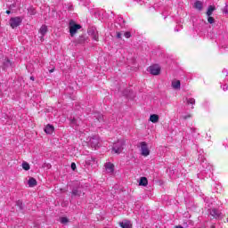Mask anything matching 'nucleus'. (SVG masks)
Segmentation results:
<instances>
[{
  "mask_svg": "<svg viewBox=\"0 0 228 228\" xmlns=\"http://www.w3.org/2000/svg\"><path fill=\"white\" fill-rule=\"evenodd\" d=\"M28 186L30 188H33V187L37 186V180L33 177L29 178L28 179Z\"/></svg>",
  "mask_w": 228,
  "mask_h": 228,
  "instance_id": "dca6fc26",
  "label": "nucleus"
},
{
  "mask_svg": "<svg viewBox=\"0 0 228 228\" xmlns=\"http://www.w3.org/2000/svg\"><path fill=\"white\" fill-rule=\"evenodd\" d=\"M81 29V25L76 24L75 20H70L69 21V35L70 37H74L76 33H77V30Z\"/></svg>",
  "mask_w": 228,
  "mask_h": 228,
  "instance_id": "f03ea898",
  "label": "nucleus"
},
{
  "mask_svg": "<svg viewBox=\"0 0 228 228\" xmlns=\"http://www.w3.org/2000/svg\"><path fill=\"white\" fill-rule=\"evenodd\" d=\"M208 20L209 24H214L215 23V18L214 17L208 16Z\"/></svg>",
  "mask_w": 228,
  "mask_h": 228,
  "instance_id": "b1692460",
  "label": "nucleus"
},
{
  "mask_svg": "<svg viewBox=\"0 0 228 228\" xmlns=\"http://www.w3.org/2000/svg\"><path fill=\"white\" fill-rule=\"evenodd\" d=\"M31 81H35V77H30Z\"/></svg>",
  "mask_w": 228,
  "mask_h": 228,
  "instance_id": "473e14b6",
  "label": "nucleus"
},
{
  "mask_svg": "<svg viewBox=\"0 0 228 228\" xmlns=\"http://www.w3.org/2000/svg\"><path fill=\"white\" fill-rule=\"evenodd\" d=\"M7 15H10L11 12L10 11H6Z\"/></svg>",
  "mask_w": 228,
  "mask_h": 228,
  "instance_id": "72a5a7b5",
  "label": "nucleus"
},
{
  "mask_svg": "<svg viewBox=\"0 0 228 228\" xmlns=\"http://www.w3.org/2000/svg\"><path fill=\"white\" fill-rule=\"evenodd\" d=\"M72 197H81V195H85V192L81 191V188L74 189L71 192Z\"/></svg>",
  "mask_w": 228,
  "mask_h": 228,
  "instance_id": "0eeeda50",
  "label": "nucleus"
},
{
  "mask_svg": "<svg viewBox=\"0 0 228 228\" xmlns=\"http://www.w3.org/2000/svg\"><path fill=\"white\" fill-rule=\"evenodd\" d=\"M53 72H54V69H50V73H53Z\"/></svg>",
  "mask_w": 228,
  "mask_h": 228,
  "instance_id": "f704fd0d",
  "label": "nucleus"
},
{
  "mask_svg": "<svg viewBox=\"0 0 228 228\" xmlns=\"http://www.w3.org/2000/svg\"><path fill=\"white\" fill-rule=\"evenodd\" d=\"M149 72L152 74V76H159L161 73V67L159 65L155 64L149 67Z\"/></svg>",
  "mask_w": 228,
  "mask_h": 228,
  "instance_id": "20e7f679",
  "label": "nucleus"
},
{
  "mask_svg": "<svg viewBox=\"0 0 228 228\" xmlns=\"http://www.w3.org/2000/svg\"><path fill=\"white\" fill-rule=\"evenodd\" d=\"M124 147H126V141H124V139H120L114 143L112 151L115 154H120L124 151Z\"/></svg>",
  "mask_w": 228,
  "mask_h": 228,
  "instance_id": "f257e3e1",
  "label": "nucleus"
},
{
  "mask_svg": "<svg viewBox=\"0 0 228 228\" xmlns=\"http://www.w3.org/2000/svg\"><path fill=\"white\" fill-rule=\"evenodd\" d=\"M8 67H12V61H10L9 59H4V69H8Z\"/></svg>",
  "mask_w": 228,
  "mask_h": 228,
  "instance_id": "aec40b11",
  "label": "nucleus"
},
{
  "mask_svg": "<svg viewBox=\"0 0 228 228\" xmlns=\"http://www.w3.org/2000/svg\"><path fill=\"white\" fill-rule=\"evenodd\" d=\"M71 168L73 169V170H76V163H71Z\"/></svg>",
  "mask_w": 228,
  "mask_h": 228,
  "instance_id": "2f4dec72",
  "label": "nucleus"
},
{
  "mask_svg": "<svg viewBox=\"0 0 228 228\" xmlns=\"http://www.w3.org/2000/svg\"><path fill=\"white\" fill-rule=\"evenodd\" d=\"M83 40H85V37H83V36H82V37H80L78 38L77 44H83Z\"/></svg>",
  "mask_w": 228,
  "mask_h": 228,
  "instance_id": "a878e982",
  "label": "nucleus"
},
{
  "mask_svg": "<svg viewBox=\"0 0 228 228\" xmlns=\"http://www.w3.org/2000/svg\"><path fill=\"white\" fill-rule=\"evenodd\" d=\"M150 122H152V124H158V122H159V116L157 114H151L150 116Z\"/></svg>",
  "mask_w": 228,
  "mask_h": 228,
  "instance_id": "9d476101",
  "label": "nucleus"
},
{
  "mask_svg": "<svg viewBox=\"0 0 228 228\" xmlns=\"http://www.w3.org/2000/svg\"><path fill=\"white\" fill-rule=\"evenodd\" d=\"M141 154L144 156V158H147V156L151 154V150H149V146H147V142H141Z\"/></svg>",
  "mask_w": 228,
  "mask_h": 228,
  "instance_id": "39448f33",
  "label": "nucleus"
},
{
  "mask_svg": "<svg viewBox=\"0 0 228 228\" xmlns=\"http://www.w3.org/2000/svg\"><path fill=\"white\" fill-rule=\"evenodd\" d=\"M105 168L108 174H113V172H115V165L111 162L105 163Z\"/></svg>",
  "mask_w": 228,
  "mask_h": 228,
  "instance_id": "423d86ee",
  "label": "nucleus"
},
{
  "mask_svg": "<svg viewBox=\"0 0 228 228\" xmlns=\"http://www.w3.org/2000/svg\"><path fill=\"white\" fill-rule=\"evenodd\" d=\"M120 227L122 228H133V224H131V221H123L119 223Z\"/></svg>",
  "mask_w": 228,
  "mask_h": 228,
  "instance_id": "9b49d317",
  "label": "nucleus"
},
{
  "mask_svg": "<svg viewBox=\"0 0 228 228\" xmlns=\"http://www.w3.org/2000/svg\"><path fill=\"white\" fill-rule=\"evenodd\" d=\"M216 10L215 6L210 5L208 9L207 15L208 17H211L213 15V12Z\"/></svg>",
  "mask_w": 228,
  "mask_h": 228,
  "instance_id": "a211bd4d",
  "label": "nucleus"
},
{
  "mask_svg": "<svg viewBox=\"0 0 228 228\" xmlns=\"http://www.w3.org/2000/svg\"><path fill=\"white\" fill-rule=\"evenodd\" d=\"M125 37H126V38H131V33L126 32Z\"/></svg>",
  "mask_w": 228,
  "mask_h": 228,
  "instance_id": "cd10ccee",
  "label": "nucleus"
},
{
  "mask_svg": "<svg viewBox=\"0 0 228 228\" xmlns=\"http://www.w3.org/2000/svg\"><path fill=\"white\" fill-rule=\"evenodd\" d=\"M211 228H215V226H212Z\"/></svg>",
  "mask_w": 228,
  "mask_h": 228,
  "instance_id": "4c0bfd02",
  "label": "nucleus"
},
{
  "mask_svg": "<svg viewBox=\"0 0 228 228\" xmlns=\"http://www.w3.org/2000/svg\"><path fill=\"white\" fill-rule=\"evenodd\" d=\"M21 23H22V18L20 17H13V18H11L9 20V24L11 28H12V29H15V28L20 26Z\"/></svg>",
  "mask_w": 228,
  "mask_h": 228,
  "instance_id": "7ed1b4c3",
  "label": "nucleus"
},
{
  "mask_svg": "<svg viewBox=\"0 0 228 228\" xmlns=\"http://www.w3.org/2000/svg\"><path fill=\"white\" fill-rule=\"evenodd\" d=\"M98 120L99 122H102L104 120V118L102 116H99Z\"/></svg>",
  "mask_w": 228,
  "mask_h": 228,
  "instance_id": "c756f323",
  "label": "nucleus"
},
{
  "mask_svg": "<svg viewBox=\"0 0 228 228\" xmlns=\"http://www.w3.org/2000/svg\"><path fill=\"white\" fill-rule=\"evenodd\" d=\"M60 222H61V224H69V218H67V217H61L60 218Z\"/></svg>",
  "mask_w": 228,
  "mask_h": 228,
  "instance_id": "5701e85b",
  "label": "nucleus"
},
{
  "mask_svg": "<svg viewBox=\"0 0 228 228\" xmlns=\"http://www.w3.org/2000/svg\"><path fill=\"white\" fill-rule=\"evenodd\" d=\"M171 86L174 90H181V81L179 80H173Z\"/></svg>",
  "mask_w": 228,
  "mask_h": 228,
  "instance_id": "1a4fd4ad",
  "label": "nucleus"
},
{
  "mask_svg": "<svg viewBox=\"0 0 228 228\" xmlns=\"http://www.w3.org/2000/svg\"><path fill=\"white\" fill-rule=\"evenodd\" d=\"M183 120H187V118H191V115H185V116H183Z\"/></svg>",
  "mask_w": 228,
  "mask_h": 228,
  "instance_id": "bb28decb",
  "label": "nucleus"
},
{
  "mask_svg": "<svg viewBox=\"0 0 228 228\" xmlns=\"http://www.w3.org/2000/svg\"><path fill=\"white\" fill-rule=\"evenodd\" d=\"M89 143L93 147H98L99 146V138L97 137H91L89 140Z\"/></svg>",
  "mask_w": 228,
  "mask_h": 228,
  "instance_id": "6e6552de",
  "label": "nucleus"
},
{
  "mask_svg": "<svg viewBox=\"0 0 228 228\" xmlns=\"http://www.w3.org/2000/svg\"><path fill=\"white\" fill-rule=\"evenodd\" d=\"M31 15H35V12H31Z\"/></svg>",
  "mask_w": 228,
  "mask_h": 228,
  "instance_id": "e433bc0d",
  "label": "nucleus"
},
{
  "mask_svg": "<svg viewBox=\"0 0 228 228\" xmlns=\"http://www.w3.org/2000/svg\"><path fill=\"white\" fill-rule=\"evenodd\" d=\"M71 124H73L74 126H79V121H77V119H73L71 121Z\"/></svg>",
  "mask_w": 228,
  "mask_h": 228,
  "instance_id": "393cba45",
  "label": "nucleus"
},
{
  "mask_svg": "<svg viewBox=\"0 0 228 228\" xmlns=\"http://www.w3.org/2000/svg\"><path fill=\"white\" fill-rule=\"evenodd\" d=\"M210 215L211 216H213V218H220V211L216 210V208H213L212 210H210Z\"/></svg>",
  "mask_w": 228,
  "mask_h": 228,
  "instance_id": "f8f14e48",
  "label": "nucleus"
},
{
  "mask_svg": "<svg viewBox=\"0 0 228 228\" xmlns=\"http://www.w3.org/2000/svg\"><path fill=\"white\" fill-rule=\"evenodd\" d=\"M39 33L44 37L47 33V26L43 25L39 29Z\"/></svg>",
  "mask_w": 228,
  "mask_h": 228,
  "instance_id": "6ab92c4d",
  "label": "nucleus"
},
{
  "mask_svg": "<svg viewBox=\"0 0 228 228\" xmlns=\"http://www.w3.org/2000/svg\"><path fill=\"white\" fill-rule=\"evenodd\" d=\"M175 228H183V226H176Z\"/></svg>",
  "mask_w": 228,
  "mask_h": 228,
  "instance_id": "c9c22d12",
  "label": "nucleus"
},
{
  "mask_svg": "<svg viewBox=\"0 0 228 228\" xmlns=\"http://www.w3.org/2000/svg\"><path fill=\"white\" fill-rule=\"evenodd\" d=\"M22 168L23 170H29L30 167H29V164L28 162H23L22 163Z\"/></svg>",
  "mask_w": 228,
  "mask_h": 228,
  "instance_id": "412c9836",
  "label": "nucleus"
},
{
  "mask_svg": "<svg viewBox=\"0 0 228 228\" xmlns=\"http://www.w3.org/2000/svg\"><path fill=\"white\" fill-rule=\"evenodd\" d=\"M45 132L46 134H53V133H54V126L52 125H47L45 128Z\"/></svg>",
  "mask_w": 228,
  "mask_h": 228,
  "instance_id": "ddd939ff",
  "label": "nucleus"
},
{
  "mask_svg": "<svg viewBox=\"0 0 228 228\" xmlns=\"http://www.w3.org/2000/svg\"><path fill=\"white\" fill-rule=\"evenodd\" d=\"M117 38H122V34L120 32L117 33Z\"/></svg>",
  "mask_w": 228,
  "mask_h": 228,
  "instance_id": "7c9ffc66",
  "label": "nucleus"
},
{
  "mask_svg": "<svg viewBox=\"0 0 228 228\" xmlns=\"http://www.w3.org/2000/svg\"><path fill=\"white\" fill-rule=\"evenodd\" d=\"M194 8H196V10H199L200 12L202 11V2L200 1L195 2Z\"/></svg>",
  "mask_w": 228,
  "mask_h": 228,
  "instance_id": "f3484780",
  "label": "nucleus"
},
{
  "mask_svg": "<svg viewBox=\"0 0 228 228\" xmlns=\"http://www.w3.org/2000/svg\"><path fill=\"white\" fill-rule=\"evenodd\" d=\"M92 161H95V159H94V157H88V158L86 159V165H90V163H92Z\"/></svg>",
  "mask_w": 228,
  "mask_h": 228,
  "instance_id": "4be33fe9",
  "label": "nucleus"
},
{
  "mask_svg": "<svg viewBox=\"0 0 228 228\" xmlns=\"http://www.w3.org/2000/svg\"><path fill=\"white\" fill-rule=\"evenodd\" d=\"M188 102L189 104H195V99H190Z\"/></svg>",
  "mask_w": 228,
  "mask_h": 228,
  "instance_id": "c85d7f7f",
  "label": "nucleus"
},
{
  "mask_svg": "<svg viewBox=\"0 0 228 228\" xmlns=\"http://www.w3.org/2000/svg\"><path fill=\"white\" fill-rule=\"evenodd\" d=\"M147 184H149V180H147V177H141L139 181V186H147Z\"/></svg>",
  "mask_w": 228,
  "mask_h": 228,
  "instance_id": "4468645a",
  "label": "nucleus"
},
{
  "mask_svg": "<svg viewBox=\"0 0 228 228\" xmlns=\"http://www.w3.org/2000/svg\"><path fill=\"white\" fill-rule=\"evenodd\" d=\"M93 40H95V42H99V33L95 30H93L91 33Z\"/></svg>",
  "mask_w": 228,
  "mask_h": 228,
  "instance_id": "2eb2a0df",
  "label": "nucleus"
}]
</instances>
